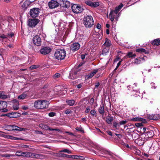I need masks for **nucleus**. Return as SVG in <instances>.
I'll return each mask as SVG.
<instances>
[{
  "label": "nucleus",
  "mask_w": 160,
  "mask_h": 160,
  "mask_svg": "<svg viewBox=\"0 0 160 160\" xmlns=\"http://www.w3.org/2000/svg\"><path fill=\"white\" fill-rule=\"evenodd\" d=\"M26 155L25 152L21 151H17L16 152L15 155H12V156H24Z\"/></svg>",
  "instance_id": "obj_28"
},
{
  "label": "nucleus",
  "mask_w": 160,
  "mask_h": 160,
  "mask_svg": "<svg viewBox=\"0 0 160 160\" xmlns=\"http://www.w3.org/2000/svg\"><path fill=\"white\" fill-rule=\"evenodd\" d=\"M72 112L71 110H66L64 111V113L66 114H68Z\"/></svg>",
  "instance_id": "obj_54"
},
{
  "label": "nucleus",
  "mask_w": 160,
  "mask_h": 160,
  "mask_svg": "<svg viewBox=\"0 0 160 160\" xmlns=\"http://www.w3.org/2000/svg\"><path fill=\"white\" fill-rule=\"evenodd\" d=\"M109 50V47H105L104 48L102 52V54L104 56L107 55V53H108Z\"/></svg>",
  "instance_id": "obj_26"
},
{
  "label": "nucleus",
  "mask_w": 160,
  "mask_h": 160,
  "mask_svg": "<svg viewBox=\"0 0 160 160\" xmlns=\"http://www.w3.org/2000/svg\"><path fill=\"white\" fill-rule=\"evenodd\" d=\"M57 156L59 157L67 158H71L72 157V155H69L65 154L60 152L57 153Z\"/></svg>",
  "instance_id": "obj_19"
},
{
  "label": "nucleus",
  "mask_w": 160,
  "mask_h": 160,
  "mask_svg": "<svg viewBox=\"0 0 160 160\" xmlns=\"http://www.w3.org/2000/svg\"><path fill=\"white\" fill-rule=\"evenodd\" d=\"M71 158L80 160H83L84 159L83 157L78 155H72Z\"/></svg>",
  "instance_id": "obj_30"
},
{
  "label": "nucleus",
  "mask_w": 160,
  "mask_h": 160,
  "mask_svg": "<svg viewBox=\"0 0 160 160\" xmlns=\"http://www.w3.org/2000/svg\"><path fill=\"white\" fill-rule=\"evenodd\" d=\"M38 67V66L36 65H32L30 67L31 69H34L37 68Z\"/></svg>",
  "instance_id": "obj_48"
},
{
  "label": "nucleus",
  "mask_w": 160,
  "mask_h": 160,
  "mask_svg": "<svg viewBox=\"0 0 160 160\" xmlns=\"http://www.w3.org/2000/svg\"><path fill=\"white\" fill-rule=\"evenodd\" d=\"M17 114V113L12 112L7 114V116L11 118H14L16 117Z\"/></svg>",
  "instance_id": "obj_32"
},
{
  "label": "nucleus",
  "mask_w": 160,
  "mask_h": 160,
  "mask_svg": "<svg viewBox=\"0 0 160 160\" xmlns=\"http://www.w3.org/2000/svg\"><path fill=\"white\" fill-rule=\"evenodd\" d=\"M114 12L113 10H112L109 14V17L111 20L112 22L113 21L115 15L114 14Z\"/></svg>",
  "instance_id": "obj_27"
},
{
  "label": "nucleus",
  "mask_w": 160,
  "mask_h": 160,
  "mask_svg": "<svg viewBox=\"0 0 160 160\" xmlns=\"http://www.w3.org/2000/svg\"><path fill=\"white\" fill-rule=\"evenodd\" d=\"M7 103L5 101H0V111L3 112H7Z\"/></svg>",
  "instance_id": "obj_12"
},
{
  "label": "nucleus",
  "mask_w": 160,
  "mask_h": 160,
  "mask_svg": "<svg viewBox=\"0 0 160 160\" xmlns=\"http://www.w3.org/2000/svg\"><path fill=\"white\" fill-rule=\"evenodd\" d=\"M82 65V64H80L77 68H74L71 70L69 73V78L74 79L77 78L78 76L82 75L80 72L81 69L80 68Z\"/></svg>",
  "instance_id": "obj_1"
},
{
  "label": "nucleus",
  "mask_w": 160,
  "mask_h": 160,
  "mask_svg": "<svg viewBox=\"0 0 160 160\" xmlns=\"http://www.w3.org/2000/svg\"><path fill=\"white\" fill-rule=\"evenodd\" d=\"M121 61H120V62H119L117 64V68H118V67L121 64Z\"/></svg>",
  "instance_id": "obj_64"
},
{
  "label": "nucleus",
  "mask_w": 160,
  "mask_h": 160,
  "mask_svg": "<svg viewBox=\"0 0 160 160\" xmlns=\"http://www.w3.org/2000/svg\"><path fill=\"white\" fill-rule=\"evenodd\" d=\"M101 27V25L99 23H98L96 26V28L97 29H100Z\"/></svg>",
  "instance_id": "obj_58"
},
{
  "label": "nucleus",
  "mask_w": 160,
  "mask_h": 160,
  "mask_svg": "<svg viewBox=\"0 0 160 160\" xmlns=\"http://www.w3.org/2000/svg\"><path fill=\"white\" fill-rule=\"evenodd\" d=\"M49 102L46 100H37L34 104V107L38 109H43L48 108Z\"/></svg>",
  "instance_id": "obj_2"
},
{
  "label": "nucleus",
  "mask_w": 160,
  "mask_h": 160,
  "mask_svg": "<svg viewBox=\"0 0 160 160\" xmlns=\"http://www.w3.org/2000/svg\"><path fill=\"white\" fill-rule=\"evenodd\" d=\"M98 112L99 113L101 114H104V109L103 105L100 106L98 109Z\"/></svg>",
  "instance_id": "obj_34"
},
{
  "label": "nucleus",
  "mask_w": 160,
  "mask_h": 160,
  "mask_svg": "<svg viewBox=\"0 0 160 160\" xmlns=\"http://www.w3.org/2000/svg\"><path fill=\"white\" fill-rule=\"evenodd\" d=\"M33 154L34 157L37 158H40V157L42 156L41 155L33 153Z\"/></svg>",
  "instance_id": "obj_47"
},
{
  "label": "nucleus",
  "mask_w": 160,
  "mask_h": 160,
  "mask_svg": "<svg viewBox=\"0 0 160 160\" xmlns=\"http://www.w3.org/2000/svg\"><path fill=\"white\" fill-rule=\"evenodd\" d=\"M100 83L99 82H97L95 83V88H98V86L99 85Z\"/></svg>",
  "instance_id": "obj_59"
},
{
  "label": "nucleus",
  "mask_w": 160,
  "mask_h": 160,
  "mask_svg": "<svg viewBox=\"0 0 160 160\" xmlns=\"http://www.w3.org/2000/svg\"><path fill=\"white\" fill-rule=\"evenodd\" d=\"M51 48L48 47H44L42 48L40 51V53L43 55H46L49 54L51 51Z\"/></svg>",
  "instance_id": "obj_10"
},
{
  "label": "nucleus",
  "mask_w": 160,
  "mask_h": 160,
  "mask_svg": "<svg viewBox=\"0 0 160 160\" xmlns=\"http://www.w3.org/2000/svg\"><path fill=\"white\" fill-rule=\"evenodd\" d=\"M40 22L38 19H30L28 21V25L31 28L35 27Z\"/></svg>",
  "instance_id": "obj_8"
},
{
  "label": "nucleus",
  "mask_w": 160,
  "mask_h": 160,
  "mask_svg": "<svg viewBox=\"0 0 160 160\" xmlns=\"http://www.w3.org/2000/svg\"><path fill=\"white\" fill-rule=\"evenodd\" d=\"M54 55L56 59L60 60H63L66 56V51L64 49H57Z\"/></svg>",
  "instance_id": "obj_5"
},
{
  "label": "nucleus",
  "mask_w": 160,
  "mask_h": 160,
  "mask_svg": "<svg viewBox=\"0 0 160 160\" xmlns=\"http://www.w3.org/2000/svg\"><path fill=\"white\" fill-rule=\"evenodd\" d=\"M6 129L8 131H13V125H7L6 127Z\"/></svg>",
  "instance_id": "obj_41"
},
{
  "label": "nucleus",
  "mask_w": 160,
  "mask_h": 160,
  "mask_svg": "<svg viewBox=\"0 0 160 160\" xmlns=\"http://www.w3.org/2000/svg\"><path fill=\"white\" fill-rule=\"evenodd\" d=\"M96 113V112L95 110H92L91 111L90 113L91 115L92 116H94Z\"/></svg>",
  "instance_id": "obj_52"
},
{
  "label": "nucleus",
  "mask_w": 160,
  "mask_h": 160,
  "mask_svg": "<svg viewBox=\"0 0 160 160\" xmlns=\"http://www.w3.org/2000/svg\"><path fill=\"white\" fill-rule=\"evenodd\" d=\"M99 5V3L98 2H92L91 7L92 8H96Z\"/></svg>",
  "instance_id": "obj_37"
},
{
  "label": "nucleus",
  "mask_w": 160,
  "mask_h": 160,
  "mask_svg": "<svg viewBox=\"0 0 160 160\" xmlns=\"http://www.w3.org/2000/svg\"><path fill=\"white\" fill-rule=\"evenodd\" d=\"M127 122V121H122L120 122L119 124L120 125H122L125 124Z\"/></svg>",
  "instance_id": "obj_51"
},
{
  "label": "nucleus",
  "mask_w": 160,
  "mask_h": 160,
  "mask_svg": "<svg viewBox=\"0 0 160 160\" xmlns=\"http://www.w3.org/2000/svg\"><path fill=\"white\" fill-rule=\"evenodd\" d=\"M132 90L131 91H129L128 92V93L131 96H133L135 97H142L143 93H141L139 89L138 90L137 87V84L134 83L132 86Z\"/></svg>",
  "instance_id": "obj_3"
},
{
  "label": "nucleus",
  "mask_w": 160,
  "mask_h": 160,
  "mask_svg": "<svg viewBox=\"0 0 160 160\" xmlns=\"http://www.w3.org/2000/svg\"><path fill=\"white\" fill-rule=\"evenodd\" d=\"M13 108L14 110H18L19 108V102L18 101L16 100H14L13 101Z\"/></svg>",
  "instance_id": "obj_20"
},
{
  "label": "nucleus",
  "mask_w": 160,
  "mask_h": 160,
  "mask_svg": "<svg viewBox=\"0 0 160 160\" xmlns=\"http://www.w3.org/2000/svg\"><path fill=\"white\" fill-rule=\"evenodd\" d=\"M123 6L122 3H120L118 7L115 8V10H113L114 13L116 14L118 13L121 8L123 7Z\"/></svg>",
  "instance_id": "obj_23"
},
{
  "label": "nucleus",
  "mask_w": 160,
  "mask_h": 160,
  "mask_svg": "<svg viewBox=\"0 0 160 160\" xmlns=\"http://www.w3.org/2000/svg\"><path fill=\"white\" fill-rule=\"evenodd\" d=\"M59 152H66L68 154H71L72 153L71 151L69 149H65L63 150H60L59 151Z\"/></svg>",
  "instance_id": "obj_38"
},
{
  "label": "nucleus",
  "mask_w": 160,
  "mask_h": 160,
  "mask_svg": "<svg viewBox=\"0 0 160 160\" xmlns=\"http://www.w3.org/2000/svg\"><path fill=\"white\" fill-rule=\"evenodd\" d=\"M152 45L158 46L160 45V40L159 39H155L152 42Z\"/></svg>",
  "instance_id": "obj_31"
},
{
  "label": "nucleus",
  "mask_w": 160,
  "mask_h": 160,
  "mask_svg": "<svg viewBox=\"0 0 160 160\" xmlns=\"http://www.w3.org/2000/svg\"><path fill=\"white\" fill-rule=\"evenodd\" d=\"M136 51L137 52L144 53L145 54H148L149 53V52L148 50H146L143 48H140L137 49Z\"/></svg>",
  "instance_id": "obj_22"
},
{
  "label": "nucleus",
  "mask_w": 160,
  "mask_h": 160,
  "mask_svg": "<svg viewBox=\"0 0 160 160\" xmlns=\"http://www.w3.org/2000/svg\"><path fill=\"white\" fill-rule=\"evenodd\" d=\"M56 115V113L54 112H51L48 113V116L50 117H52Z\"/></svg>",
  "instance_id": "obj_49"
},
{
  "label": "nucleus",
  "mask_w": 160,
  "mask_h": 160,
  "mask_svg": "<svg viewBox=\"0 0 160 160\" xmlns=\"http://www.w3.org/2000/svg\"><path fill=\"white\" fill-rule=\"evenodd\" d=\"M90 109L89 107H87L85 111V112L86 113H88L90 111Z\"/></svg>",
  "instance_id": "obj_60"
},
{
  "label": "nucleus",
  "mask_w": 160,
  "mask_h": 160,
  "mask_svg": "<svg viewBox=\"0 0 160 160\" xmlns=\"http://www.w3.org/2000/svg\"><path fill=\"white\" fill-rule=\"evenodd\" d=\"M112 117H110V118H107L106 120V121L108 124H110L111 123V122H112Z\"/></svg>",
  "instance_id": "obj_44"
},
{
  "label": "nucleus",
  "mask_w": 160,
  "mask_h": 160,
  "mask_svg": "<svg viewBox=\"0 0 160 160\" xmlns=\"http://www.w3.org/2000/svg\"><path fill=\"white\" fill-rule=\"evenodd\" d=\"M160 117L159 114H152L151 117H150V119H152L154 120H156L160 118Z\"/></svg>",
  "instance_id": "obj_25"
},
{
  "label": "nucleus",
  "mask_w": 160,
  "mask_h": 160,
  "mask_svg": "<svg viewBox=\"0 0 160 160\" xmlns=\"http://www.w3.org/2000/svg\"><path fill=\"white\" fill-rule=\"evenodd\" d=\"M60 74L59 73H56L53 76V78L54 79H56L60 77Z\"/></svg>",
  "instance_id": "obj_46"
},
{
  "label": "nucleus",
  "mask_w": 160,
  "mask_h": 160,
  "mask_svg": "<svg viewBox=\"0 0 160 160\" xmlns=\"http://www.w3.org/2000/svg\"><path fill=\"white\" fill-rule=\"evenodd\" d=\"M151 85L152 88H154V89L156 88L155 83L152 82L151 83Z\"/></svg>",
  "instance_id": "obj_57"
},
{
  "label": "nucleus",
  "mask_w": 160,
  "mask_h": 160,
  "mask_svg": "<svg viewBox=\"0 0 160 160\" xmlns=\"http://www.w3.org/2000/svg\"><path fill=\"white\" fill-rule=\"evenodd\" d=\"M144 58L139 57L138 58H136L135 59L134 63L136 64H140L142 61H144Z\"/></svg>",
  "instance_id": "obj_24"
},
{
  "label": "nucleus",
  "mask_w": 160,
  "mask_h": 160,
  "mask_svg": "<svg viewBox=\"0 0 160 160\" xmlns=\"http://www.w3.org/2000/svg\"><path fill=\"white\" fill-rule=\"evenodd\" d=\"M48 5L50 8H54L58 6L59 3L56 1L52 0L48 2Z\"/></svg>",
  "instance_id": "obj_13"
},
{
  "label": "nucleus",
  "mask_w": 160,
  "mask_h": 160,
  "mask_svg": "<svg viewBox=\"0 0 160 160\" xmlns=\"http://www.w3.org/2000/svg\"><path fill=\"white\" fill-rule=\"evenodd\" d=\"M12 155H10L9 154H1L0 155L2 157H5V158H9L11 156H12Z\"/></svg>",
  "instance_id": "obj_45"
},
{
  "label": "nucleus",
  "mask_w": 160,
  "mask_h": 160,
  "mask_svg": "<svg viewBox=\"0 0 160 160\" xmlns=\"http://www.w3.org/2000/svg\"><path fill=\"white\" fill-rule=\"evenodd\" d=\"M154 135L153 132L152 130H148L146 132H145L143 133L142 135V136H145L146 137H147L146 138H152Z\"/></svg>",
  "instance_id": "obj_14"
},
{
  "label": "nucleus",
  "mask_w": 160,
  "mask_h": 160,
  "mask_svg": "<svg viewBox=\"0 0 160 160\" xmlns=\"http://www.w3.org/2000/svg\"><path fill=\"white\" fill-rule=\"evenodd\" d=\"M81 58L82 59H84L85 57V56L84 54H82L81 56Z\"/></svg>",
  "instance_id": "obj_62"
},
{
  "label": "nucleus",
  "mask_w": 160,
  "mask_h": 160,
  "mask_svg": "<svg viewBox=\"0 0 160 160\" xmlns=\"http://www.w3.org/2000/svg\"><path fill=\"white\" fill-rule=\"evenodd\" d=\"M9 137V138L10 139H12V140H14V137L11 136V135H9V136H8Z\"/></svg>",
  "instance_id": "obj_63"
},
{
  "label": "nucleus",
  "mask_w": 160,
  "mask_h": 160,
  "mask_svg": "<svg viewBox=\"0 0 160 160\" xmlns=\"http://www.w3.org/2000/svg\"><path fill=\"white\" fill-rule=\"evenodd\" d=\"M135 125L137 127H140L142 125V124L141 123H137Z\"/></svg>",
  "instance_id": "obj_56"
},
{
  "label": "nucleus",
  "mask_w": 160,
  "mask_h": 160,
  "mask_svg": "<svg viewBox=\"0 0 160 160\" xmlns=\"http://www.w3.org/2000/svg\"><path fill=\"white\" fill-rule=\"evenodd\" d=\"M66 102L69 106H73L75 103V101L73 100H66Z\"/></svg>",
  "instance_id": "obj_35"
},
{
  "label": "nucleus",
  "mask_w": 160,
  "mask_h": 160,
  "mask_svg": "<svg viewBox=\"0 0 160 160\" xmlns=\"http://www.w3.org/2000/svg\"><path fill=\"white\" fill-rule=\"evenodd\" d=\"M13 130L16 131H21L24 130L25 129L18 127L17 126L13 125Z\"/></svg>",
  "instance_id": "obj_33"
},
{
  "label": "nucleus",
  "mask_w": 160,
  "mask_h": 160,
  "mask_svg": "<svg viewBox=\"0 0 160 160\" xmlns=\"http://www.w3.org/2000/svg\"><path fill=\"white\" fill-rule=\"evenodd\" d=\"M0 38H7V36L6 35H5L4 34L0 35Z\"/></svg>",
  "instance_id": "obj_55"
},
{
  "label": "nucleus",
  "mask_w": 160,
  "mask_h": 160,
  "mask_svg": "<svg viewBox=\"0 0 160 160\" xmlns=\"http://www.w3.org/2000/svg\"><path fill=\"white\" fill-rule=\"evenodd\" d=\"M71 8L72 12L75 13H81L83 10V8L80 5L76 4L73 5Z\"/></svg>",
  "instance_id": "obj_7"
},
{
  "label": "nucleus",
  "mask_w": 160,
  "mask_h": 160,
  "mask_svg": "<svg viewBox=\"0 0 160 160\" xmlns=\"http://www.w3.org/2000/svg\"><path fill=\"white\" fill-rule=\"evenodd\" d=\"M113 125L114 127H115V128H117V126L119 127L120 125H119V124L117 123V122H115L113 123Z\"/></svg>",
  "instance_id": "obj_53"
},
{
  "label": "nucleus",
  "mask_w": 160,
  "mask_h": 160,
  "mask_svg": "<svg viewBox=\"0 0 160 160\" xmlns=\"http://www.w3.org/2000/svg\"><path fill=\"white\" fill-rule=\"evenodd\" d=\"M131 121H141L143 123H145L146 120L145 119L139 117H137L132 118L131 119Z\"/></svg>",
  "instance_id": "obj_17"
},
{
  "label": "nucleus",
  "mask_w": 160,
  "mask_h": 160,
  "mask_svg": "<svg viewBox=\"0 0 160 160\" xmlns=\"http://www.w3.org/2000/svg\"><path fill=\"white\" fill-rule=\"evenodd\" d=\"M27 96V94L25 92H24L18 96V98L19 99H25Z\"/></svg>",
  "instance_id": "obj_36"
},
{
  "label": "nucleus",
  "mask_w": 160,
  "mask_h": 160,
  "mask_svg": "<svg viewBox=\"0 0 160 160\" xmlns=\"http://www.w3.org/2000/svg\"><path fill=\"white\" fill-rule=\"evenodd\" d=\"M75 129L77 130L80 132H81L82 133H84V130L83 128L81 126L79 127H77L75 128Z\"/></svg>",
  "instance_id": "obj_39"
},
{
  "label": "nucleus",
  "mask_w": 160,
  "mask_h": 160,
  "mask_svg": "<svg viewBox=\"0 0 160 160\" xmlns=\"http://www.w3.org/2000/svg\"><path fill=\"white\" fill-rule=\"evenodd\" d=\"M80 47V45L78 42H75L71 45L70 47L71 50L73 52L78 50Z\"/></svg>",
  "instance_id": "obj_11"
},
{
  "label": "nucleus",
  "mask_w": 160,
  "mask_h": 160,
  "mask_svg": "<svg viewBox=\"0 0 160 160\" xmlns=\"http://www.w3.org/2000/svg\"><path fill=\"white\" fill-rule=\"evenodd\" d=\"M83 23L87 28H91L94 24L92 17L91 15H88L83 18Z\"/></svg>",
  "instance_id": "obj_4"
},
{
  "label": "nucleus",
  "mask_w": 160,
  "mask_h": 160,
  "mask_svg": "<svg viewBox=\"0 0 160 160\" xmlns=\"http://www.w3.org/2000/svg\"><path fill=\"white\" fill-rule=\"evenodd\" d=\"M127 56L129 58L134 57L136 56V55L133 54L132 52H129L127 54Z\"/></svg>",
  "instance_id": "obj_43"
},
{
  "label": "nucleus",
  "mask_w": 160,
  "mask_h": 160,
  "mask_svg": "<svg viewBox=\"0 0 160 160\" xmlns=\"http://www.w3.org/2000/svg\"><path fill=\"white\" fill-rule=\"evenodd\" d=\"M14 35V34L12 33H8L6 36H7V38H12Z\"/></svg>",
  "instance_id": "obj_50"
},
{
  "label": "nucleus",
  "mask_w": 160,
  "mask_h": 160,
  "mask_svg": "<svg viewBox=\"0 0 160 160\" xmlns=\"http://www.w3.org/2000/svg\"><path fill=\"white\" fill-rule=\"evenodd\" d=\"M7 98V96L4 94L3 92H0V98L5 99Z\"/></svg>",
  "instance_id": "obj_40"
},
{
  "label": "nucleus",
  "mask_w": 160,
  "mask_h": 160,
  "mask_svg": "<svg viewBox=\"0 0 160 160\" xmlns=\"http://www.w3.org/2000/svg\"><path fill=\"white\" fill-rule=\"evenodd\" d=\"M84 3L87 5L91 7L92 2L89 0H87L84 1Z\"/></svg>",
  "instance_id": "obj_42"
},
{
  "label": "nucleus",
  "mask_w": 160,
  "mask_h": 160,
  "mask_svg": "<svg viewBox=\"0 0 160 160\" xmlns=\"http://www.w3.org/2000/svg\"><path fill=\"white\" fill-rule=\"evenodd\" d=\"M98 71V70H94L93 71L91 72V73L88 75V78H92L96 73Z\"/></svg>",
  "instance_id": "obj_29"
},
{
  "label": "nucleus",
  "mask_w": 160,
  "mask_h": 160,
  "mask_svg": "<svg viewBox=\"0 0 160 160\" xmlns=\"http://www.w3.org/2000/svg\"><path fill=\"white\" fill-rule=\"evenodd\" d=\"M63 3L61 4V5L64 8H68L70 6V3L68 1L62 0Z\"/></svg>",
  "instance_id": "obj_15"
},
{
  "label": "nucleus",
  "mask_w": 160,
  "mask_h": 160,
  "mask_svg": "<svg viewBox=\"0 0 160 160\" xmlns=\"http://www.w3.org/2000/svg\"><path fill=\"white\" fill-rule=\"evenodd\" d=\"M40 35L35 36L33 38V42L34 44L38 46H40L41 43V39Z\"/></svg>",
  "instance_id": "obj_9"
},
{
  "label": "nucleus",
  "mask_w": 160,
  "mask_h": 160,
  "mask_svg": "<svg viewBox=\"0 0 160 160\" xmlns=\"http://www.w3.org/2000/svg\"><path fill=\"white\" fill-rule=\"evenodd\" d=\"M107 133L108 135H109L111 136H112V132L111 131H107Z\"/></svg>",
  "instance_id": "obj_61"
},
{
  "label": "nucleus",
  "mask_w": 160,
  "mask_h": 160,
  "mask_svg": "<svg viewBox=\"0 0 160 160\" xmlns=\"http://www.w3.org/2000/svg\"><path fill=\"white\" fill-rule=\"evenodd\" d=\"M111 42L108 39L106 38L105 42L103 45V46H106V47H109L111 45Z\"/></svg>",
  "instance_id": "obj_21"
},
{
  "label": "nucleus",
  "mask_w": 160,
  "mask_h": 160,
  "mask_svg": "<svg viewBox=\"0 0 160 160\" xmlns=\"http://www.w3.org/2000/svg\"><path fill=\"white\" fill-rule=\"evenodd\" d=\"M40 10L38 8H33L30 9L29 12L30 16L32 18L37 17L39 15Z\"/></svg>",
  "instance_id": "obj_6"
},
{
  "label": "nucleus",
  "mask_w": 160,
  "mask_h": 160,
  "mask_svg": "<svg viewBox=\"0 0 160 160\" xmlns=\"http://www.w3.org/2000/svg\"><path fill=\"white\" fill-rule=\"evenodd\" d=\"M41 127L43 129H46V130H48V129L50 131H59L60 130L58 129L57 128H55V129H52L50 128H49L48 127V126L44 124H42L41 125Z\"/></svg>",
  "instance_id": "obj_16"
},
{
  "label": "nucleus",
  "mask_w": 160,
  "mask_h": 160,
  "mask_svg": "<svg viewBox=\"0 0 160 160\" xmlns=\"http://www.w3.org/2000/svg\"><path fill=\"white\" fill-rule=\"evenodd\" d=\"M30 5V2L28 1H26L22 4V7L23 10H25Z\"/></svg>",
  "instance_id": "obj_18"
}]
</instances>
